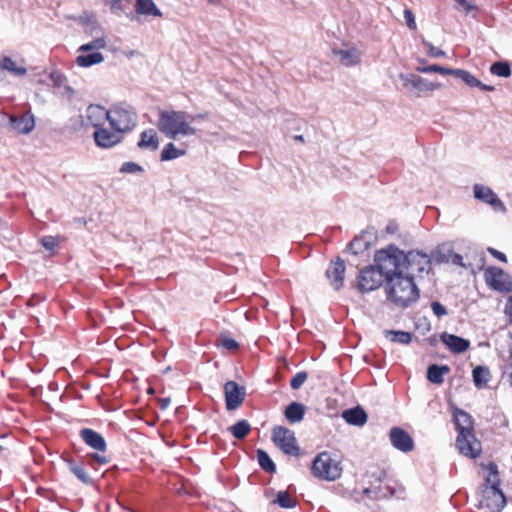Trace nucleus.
<instances>
[{"label":"nucleus","instance_id":"46","mask_svg":"<svg viewBox=\"0 0 512 512\" xmlns=\"http://www.w3.org/2000/svg\"><path fill=\"white\" fill-rule=\"evenodd\" d=\"M143 171V167L135 162H124L119 169V172L123 174L141 173Z\"/></svg>","mask_w":512,"mask_h":512},{"label":"nucleus","instance_id":"44","mask_svg":"<svg viewBox=\"0 0 512 512\" xmlns=\"http://www.w3.org/2000/svg\"><path fill=\"white\" fill-rule=\"evenodd\" d=\"M113 13L125 12L132 0H105Z\"/></svg>","mask_w":512,"mask_h":512},{"label":"nucleus","instance_id":"56","mask_svg":"<svg viewBox=\"0 0 512 512\" xmlns=\"http://www.w3.org/2000/svg\"><path fill=\"white\" fill-rule=\"evenodd\" d=\"M170 402H171V401H170V398H168V397L161 398V399L159 400V406H160V408H161L162 410H165V409H167V408L169 407Z\"/></svg>","mask_w":512,"mask_h":512},{"label":"nucleus","instance_id":"20","mask_svg":"<svg viewBox=\"0 0 512 512\" xmlns=\"http://www.w3.org/2000/svg\"><path fill=\"white\" fill-rule=\"evenodd\" d=\"M440 340L454 354L465 352L470 347V341L460 336L443 332Z\"/></svg>","mask_w":512,"mask_h":512},{"label":"nucleus","instance_id":"1","mask_svg":"<svg viewBox=\"0 0 512 512\" xmlns=\"http://www.w3.org/2000/svg\"><path fill=\"white\" fill-rule=\"evenodd\" d=\"M395 256L390 254L389 247L378 250L374 255V265L365 267L358 275V289L362 293L379 288L392 271H395Z\"/></svg>","mask_w":512,"mask_h":512},{"label":"nucleus","instance_id":"28","mask_svg":"<svg viewBox=\"0 0 512 512\" xmlns=\"http://www.w3.org/2000/svg\"><path fill=\"white\" fill-rule=\"evenodd\" d=\"M304 415L305 406L298 402L290 403L284 411L286 420L291 424L301 422L304 418Z\"/></svg>","mask_w":512,"mask_h":512},{"label":"nucleus","instance_id":"57","mask_svg":"<svg viewBox=\"0 0 512 512\" xmlns=\"http://www.w3.org/2000/svg\"><path fill=\"white\" fill-rule=\"evenodd\" d=\"M51 78L56 84H59L62 80V75L54 72L51 74Z\"/></svg>","mask_w":512,"mask_h":512},{"label":"nucleus","instance_id":"38","mask_svg":"<svg viewBox=\"0 0 512 512\" xmlns=\"http://www.w3.org/2000/svg\"><path fill=\"white\" fill-rule=\"evenodd\" d=\"M228 430L236 439L241 440L249 434L251 426L247 420H240L234 425L230 426Z\"/></svg>","mask_w":512,"mask_h":512},{"label":"nucleus","instance_id":"49","mask_svg":"<svg viewBox=\"0 0 512 512\" xmlns=\"http://www.w3.org/2000/svg\"><path fill=\"white\" fill-rule=\"evenodd\" d=\"M431 309L434 313V315L438 318H441L445 315H447V309L445 306H443L440 302L438 301H433L431 303Z\"/></svg>","mask_w":512,"mask_h":512},{"label":"nucleus","instance_id":"43","mask_svg":"<svg viewBox=\"0 0 512 512\" xmlns=\"http://www.w3.org/2000/svg\"><path fill=\"white\" fill-rule=\"evenodd\" d=\"M417 70L422 73L434 72V73H440L442 75H452L453 71H454V69H452V68H446V67L436 65V64L429 65L426 67H418Z\"/></svg>","mask_w":512,"mask_h":512},{"label":"nucleus","instance_id":"32","mask_svg":"<svg viewBox=\"0 0 512 512\" xmlns=\"http://www.w3.org/2000/svg\"><path fill=\"white\" fill-rule=\"evenodd\" d=\"M0 67L17 76H23L27 73L24 66L18 65L12 58L5 55H0Z\"/></svg>","mask_w":512,"mask_h":512},{"label":"nucleus","instance_id":"8","mask_svg":"<svg viewBox=\"0 0 512 512\" xmlns=\"http://www.w3.org/2000/svg\"><path fill=\"white\" fill-rule=\"evenodd\" d=\"M369 487L364 489V493L371 499L380 500L389 498L394 495V489L388 485L383 484L386 478V473L383 470H377L367 474Z\"/></svg>","mask_w":512,"mask_h":512},{"label":"nucleus","instance_id":"39","mask_svg":"<svg viewBox=\"0 0 512 512\" xmlns=\"http://www.w3.org/2000/svg\"><path fill=\"white\" fill-rule=\"evenodd\" d=\"M257 460L259 463V466L267 473H275L276 472V465L270 458L269 454L262 450H257Z\"/></svg>","mask_w":512,"mask_h":512},{"label":"nucleus","instance_id":"29","mask_svg":"<svg viewBox=\"0 0 512 512\" xmlns=\"http://www.w3.org/2000/svg\"><path fill=\"white\" fill-rule=\"evenodd\" d=\"M450 368L447 365L432 364L427 369V378L433 384H442Z\"/></svg>","mask_w":512,"mask_h":512},{"label":"nucleus","instance_id":"18","mask_svg":"<svg viewBox=\"0 0 512 512\" xmlns=\"http://www.w3.org/2000/svg\"><path fill=\"white\" fill-rule=\"evenodd\" d=\"M85 118L92 127L97 130L105 125L106 121L109 122V109L106 110L100 105H89L86 109Z\"/></svg>","mask_w":512,"mask_h":512},{"label":"nucleus","instance_id":"60","mask_svg":"<svg viewBox=\"0 0 512 512\" xmlns=\"http://www.w3.org/2000/svg\"><path fill=\"white\" fill-rule=\"evenodd\" d=\"M458 3L464 5V4H467V1L466 0H456Z\"/></svg>","mask_w":512,"mask_h":512},{"label":"nucleus","instance_id":"36","mask_svg":"<svg viewBox=\"0 0 512 512\" xmlns=\"http://www.w3.org/2000/svg\"><path fill=\"white\" fill-rule=\"evenodd\" d=\"M473 382L476 387H483L490 380V371L485 366H477L472 371Z\"/></svg>","mask_w":512,"mask_h":512},{"label":"nucleus","instance_id":"23","mask_svg":"<svg viewBox=\"0 0 512 512\" xmlns=\"http://www.w3.org/2000/svg\"><path fill=\"white\" fill-rule=\"evenodd\" d=\"M484 276L486 283L493 289L498 291H503L506 289L502 281L505 276V273L501 268L494 266L488 267L485 271Z\"/></svg>","mask_w":512,"mask_h":512},{"label":"nucleus","instance_id":"13","mask_svg":"<svg viewBox=\"0 0 512 512\" xmlns=\"http://www.w3.org/2000/svg\"><path fill=\"white\" fill-rule=\"evenodd\" d=\"M391 445L403 452L408 453L414 449V440L411 435L401 427H392L389 432Z\"/></svg>","mask_w":512,"mask_h":512},{"label":"nucleus","instance_id":"15","mask_svg":"<svg viewBox=\"0 0 512 512\" xmlns=\"http://www.w3.org/2000/svg\"><path fill=\"white\" fill-rule=\"evenodd\" d=\"M93 138L98 147L105 149L117 145L123 139L122 133L115 130L109 131L104 126L94 131Z\"/></svg>","mask_w":512,"mask_h":512},{"label":"nucleus","instance_id":"51","mask_svg":"<svg viewBox=\"0 0 512 512\" xmlns=\"http://www.w3.org/2000/svg\"><path fill=\"white\" fill-rule=\"evenodd\" d=\"M404 18H405L406 24L409 27V29L415 30L417 25H416L415 16H414L412 10L405 9L404 10Z\"/></svg>","mask_w":512,"mask_h":512},{"label":"nucleus","instance_id":"31","mask_svg":"<svg viewBox=\"0 0 512 512\" xmlns=\"http://www.w3.org/2000/svg\"><path fill=\"white\" fill-rule=\"evenodd\" d=\"M91 53L78 55L76 57V64L80 67H90L95 64L102 63L104 56L98 51H90Z\"/></svg>","mask_w":512,"mask_h":512},{"label":"nucleus","instance_id":"5","mask_svg":"<svg viewBox=\"0 0 512 512\" xmlns=\"http://www.w3.org/2000/svg\"><path fill=\"white\" fill-rule=\"evenodd\" d=\"M138 115L133 106L121 102L109 108V124L113 130L122 134L131 131L137 124Z\"/></svg>","mask_w":512,"mask_h":512},{"label":"nucleus","instance_id":"10","mask_svg":"<svg viewBox=\"0 0 512 512\" xmlns=\"http://www.w3.org/2000/svg\"><path fill=\"white\" fill-rule=\"evenodd\" d=\"M506 506V497L500 488L485 487L480 507L487 508L490 512H501Z\"/></svg>","mask_w":512,"mask_h":512},{"label":"nucleus","instance_id":"24","mask_svg":"<svg viewBox=\"0 0 512 512\" xmlns=\"http://www.w3.org/2000/svg\"><path fill=\"white\" fill-rule=\"evenodd\" d=\"M452 75L462 80L469 87H477L483 91H494L493 86L482 83L479 79H477L473 74H471L467 70L454 69Z\"/></svg>","mask_w":512,"mask_h":512},{"label":"nucleus","instance_id":"4","mask_svg":"<svg viewBox=\"0 0 512 512\" xmlns=\"http://www.w3.org/2000/svg\"><path fill=\"white\" fill-rule=\"evenodd\" d=\"M391 255L395 256V271L397 269L403 270L405 274L415 277L421 276L423 273H428L431 270V258L428 254L411 250L405 253L396 245H388Z\"/></svg>","mask_w":512,"mask_h":512},{"label":"nucleus","instance_id":"59","mask_svg":"<svg viewBox=\"0 0 512 512\" xmlns=\"http://www.w3.org/2000/svg\"><path fill=\"white\" fill-rule=\"evenodd\" d=\"M294 139L300 142H304V137L302 135H296Z\"/></svg>","mask_w":512,"mask_h":512},{"label":"nucleus","instance_id":"47","mask_svg":"<svg viewBox=\"0 0 512 512\" xmlns=\"http://www.w3.org/2000/svg\"><path fill=\"white\" fill-rule=\"evenodd\" d=\"M308 373L306 371H300L296 373L290 380V386L293 390L299 389L307 380Z\"/></svg>","mask_w":512,"mask_h":512},{"label":"nucleus","instance_id":"6","mask_svg":"<svg viewBox=\"0 0 512 512\" xmlns=\"http://www.w3.org/2000/svg\"><path fill=\"white\" fill-rule=\"evenodd\" d=\"M312 474L321 480L334 481L340 478L342 467L340 462L328 452L319 453L313 460Z\"/></svg>","mask_w":512,"mask_h":512},{"label":"nucleus","instance_id":"25","mask_svg":"<svg viewBox=\"0 0 512 512\" xmlns=\"http://www.w3.org/2000/svg\"><path fill=\"white\" fill-rule=\"evenodd\" d=\"M342 417L348 424L354 426H363L367 422V414L359 406L345 410L342 413Z\"/></svg>","mask_w":512,"mask_h":512},{"label":"nucleus","instance_id":"45","mask_svg":"<svg viewBox=\"0 0 512 512\" xmlns=\"http://www.w3.org/2000/svg\"><path fill=\"white\" fill-rule=\"evenodd\" d=\"M438 260L442 262H451L458 266H463V257L460 254L455 253L451 250L448 251V255L439 253Z\"/></svg>","mask_w":512,"mask_h":512},{"label":"nucleus","instance_id":"26","mask_svg":"<svg viewBox=\"0 0 512 512\" xmlns=\"http://www.w3.org/2000/svg\"><path fill=\"white\" fill-rule=\"evenodd\" d=\"M66 463L69 471L83 484L91 485L93 483L92 477L88 474L83 464L77 463L73 459H67Z\"/></svg>","mask_w":512,"mask_h":512},{"label":"nucleus","instance_id":"11","mask_svg":"<svg viewBox=\"0 0 512 512\" xmlns=\"http://www.w3.org/2000/svg\"><path fill=\"white\" fill-rule=\"evenodd\" d=\"M226 409L228 411L239 408L246 396L245 387L235 381L229 380L224 384Z\"/></svg>","mask_w":512,"mask_h":512},{"label":"nucleus","instance_id":"61","mask_svg":"<svg viewBox=\"0 0 512 512\" xmlns=\"http://www.w3.org/2000/svg\"><path fill=\"white\" fill-rule=\"evenodd\" d=\"M208 1H209V3H211V4H215V3L219 2V0H208Z\"/></svg>","mask_w":512,"mask_h":512},{"label":"nucleus","instance_id":"58","mask_svg":"<svg viewBox=\"0 0 512 512\" xmlns=\"http://www.w3.org/2000/svg\"><path fill=\"white\" fill-rule=\"evenodd\" d=\"M395 230H396V225H395V224H389V225L387 226V228H386V231H387L388 233H394V232H395Z\"/></svg>","mask_w":512,"mask_h":512},{"label":"nucleus","instance_id":"2","mask_svg":"<svg viewBox=\"0 0 512 512\" xmlns=\"http://www.w3.org/2000/svg\"><path fill=\"white\" fill-rule=\"evenodd\" d=\"M386 298L398 308H408L420 297L414 277L403 270L392 271L385 284Z\"/></svg>","mask_w":512,"mask_h":512},{"label":"nucleus","instance_id":"50","mask_svg":"<svg viewBox=\"0 0 512 512\" xmlns=\"http://www.w3.org/2000/svg\"><path fill=\"white\" fill-rule=\"evenodd\" d=\"M221 345L223 348L227 350H235L239 347V344L236 340L231 337L225 336L221 339Z\"/></svg>","mask_w":512,"mask_h":512},{"label":"nucleus","instance_id":"52","mask_svg":"<svg viewBox=\"0 0 512 512\" xmlns=\"http://www.w3.org/2000/svg\"><path fill=\"white\" fill-rule=\"evenodd\" d=\"M42 246L47 250H53L57 246V241L52 236H45L41 240Z\"/></svg>","mask_w":512,"mask_h":512},{"label":"nucleus","instance_id":"34","mask_svg":"<svg viewBox=\"0 0 512 512\" xmlns=\"http://www.w3.org/2000/svg\"><path fill=\"white\" fill-rule=\"evenodd\" d=\"M370 248V240L365 239V234L355 236L349 243L348 249L351 253L357 255Z\"/></svg>","mask_w":512,"mask_h":512},{"label":"nucleus","instance_id":"30","mask_svg":"<svg viewBox=\"0 0 512 512\" xmlns=\"http://www.w3.org/2000/svg\"><path fill=\"white\" fill-rule=\"evenodd\" d=\"M453 417H454V422H455V426H456V429L459 431H464V430H472V418L471 416L459 409V408H456L453 412Z\"/></svg>","mask_w":512,"mask_h":512},{"label":"nucleus","instance_id":"22","mask_svg":"<svg viewBox=\"0 0 512 512\" xmlns=\"http://www.w3.org/2000/svg\"><path fill=\"white\" fill-rule=\"evenodd\" d=\"M137 146L141 150L156 151L159 148V137L157 132L150 128L142 131Z\"/></svg>","mask_w":512,"mask_h":512},{"label":"nucleus","instance_id":"3","mask_svg":"<svg viewBox=\"0 0 512 512\" xmlns=\"http://www.w3.org/2000/svg\"><path fill=\"white\" fill-rule=\"evenodd\" d=\"M193 121L196 118L204 119V115L190 116L181 110H160L156 126L167 138L177 139L179 137L194 136L197 129L191 126L188 119Z\"/></svg>","mask_w":512,"mask_h":512},{"label":"nucleus","instance_id":"62","mask_svg":"<svg viewBox=\"0 0 512 512\" xmlns=\"http://www.w3.org/2000/svg\"><path fill=\"white\" fill-rule=\"evenodd\" d=\"M153 392H154V390L152 388L148 389V393H153Z\"/></svg>","mask_w":512,"mask_h":512},{"label":"nucleus","instance_id":"37","mask_svg":"<svg viewBox=\"0 0 512 512\" xmlns=\"http://www.w3.org/2000/svg\"><path fill=\"white\" fill-rule=\"evenodd\" d=\"M486 468L489 473L485 479L484 488L485 487L500 488V477H499V472H498V466L494 462H490L486 466Z\"/></svg>","mask_w":512,"mask_h":512},{"label":"nucleus","instance_id":"21","mask_svg":"<svg viewBox=\"0 0 512 512\" xmlns=\"http://www.w3.org/2000/svg\"><path fill=\"white\" fill-rule=\"evenodd\" d=\"M332 52L339 62L346 67L355 66L360 63V52L354 47L348 49L334 48Z\"/></svg>","mask_w":512,"mask_h":512},{"label":"nucleus","instance_id":"12","mask_svg":"<svg viewBox=\"0 0 512 512\" xmlns=\"http://www.w3.org/2000/svg\"><path fill=\"white\" fill-rule=\"evenodd\" d=\"M474 197L488 205L497 212H506V206L488 186L475 184L473 186Z\"/></svg>","mask_w":512,"mask_h":512},{"label":"nucleus","instance_id":"53","mask_svg":"<svg viewBox=\"0 0 512 512\" xmlns=\"http://www.w3.org/2000/svg\"><path fill=\"white\" fill-rule=\"evenodd\" d=\"M488 252L493 256L495 257L496 259L502 261V262H507V257L506 255L503 253V252H500L494 248H491L489 247L488 248Z\"/></svg>","mask_w":512,"mask_h":512},{"label":"nucleus","instance_id":"54","mask_svg":"<svg viewBox=\"0 0 512 512\" xmlns=\"http://www.w3.org/2000/svg\"><path fill=\"white\" fill-rule=\"evenodd\" d=\"M92 459L100 465H105L109 462V460L106 456H102L99 454H93Z\"/></svg>","mask_w":512,"mask_h":512},{"label":"nucleus","instance_id":"16","mask_svg":"<svg viewBox=\"0 0 512 512\" xmlns=\"http://www.w3.org/2000/svg\"><path fill=\"white\" fill-rule=\"evenodd\" d=\"M345 263L340 257H337L335 261H332L326 270V276L330 281V284L335 290H339L343 286L345 276Z\"/></svg>","mask_w":512,"mask_h":512},{"label":"nucleus","instance_id":"19","mask_svg":"<svg viewBox=\"0 0 512 512\" xmlns=\"http://www.w3.org/2000/svg\"><path fill=\"white\" fill-rule=\"evenodd\" d=\"M80 437L86 445H88L90 448L96 451L105 452L107 449V444L104 437L93 429H81Z\"/></svg>","mask_w":512,"mask_h":512},{"label":"nucleus","instance_id":"48","mask_svg":"<svg viewBox=\"0 0 512 512\" xmlns=\"http://www.w3.org/2000/svg\"><path fill=\"white\" fill-rule=\"evenodd\" d=\"M422 44L427 48V54L430 57L440 58L445 57L446 53L440 48L435 47L431 42L423 39Z\"/></svg>","mask_w":512,"mask_h":512},{"label":"nucleus","instance_id":"55","mask_svg":"<svg viewBox=\"0 0 512 512\" xmlns=\"http://www.w3.org/2000/svg\"><path fill=\"white\" fill-rule=\"evenodd\" d=\"M505 313L509 316L510 322L512 323V296L509 297L506 304Z\"/></svg>","mask_w":512,"mask_h":512},{"label":"nucleus","instance_id":"40","mask_svg":"<svg viewBox=\"0 0 512 512\" xmlns=\"http://www.w3.org/2000/svg\"><path fill=\"white\" fill-rule=\"evenodd\" d=\"M490 73L503 78H508L511 75V67L508 62L498 61L493 63L489 69Z\"/></svg>","mask_w":512,"mask_h":512},{"label":"nucleus","instance_id":"14","mask_svg":"<svg viewBox=\"0 0 512 512\" xmlns=\"http://www.w3.org/2000/svg\"><path fill=\"white\" fill-rule=\"evenodd\" d=\"M10 127L19 134H29L35 127V117L31 111L8 115Z\"/></svg>","mask_w":512,"mask_h":512},{"label":"nucleus","instance_id":"17","mask_svg":"<svg viewBox=\"0 0 512 512\" xmlns=\"http://www.w3.org/2000/svg\"><path fill=\"white\" fill-rule=\"evenodd\" d=\"M400 79L404 87L413 88L418 92L433 91L440 86L437 83L429 82L427 79L415 74H401Z\"/></svg>","mask_w":512,"mask_h":512},{"label":"nucleus","instance_id":"35","mask_svg":"<svg viewBox=\"0 0 512 512\" xmlns=\"http://www.w3.org/2000/svg\"><path fill=\"white\" fill-rule=\"evenodd\" d=\"M185 154H186L185 150L178 149V148H176L174 143L169 142L164 146V148L161 152V155H160V160L161 161H171V160H174L181 156H184Z\"/></svg>","mask_w":512,"mask_h":512},{"label":"nucleus","instance_id":"33","mask_svg":"<svg viewBox=\"0 0 512 512\" xmlns=\"http://www.w3.org/2000/svg\"><path fill=\"white\" fill-rule=\"evenodd\" d=\"M384 335L390 339L391 342L408 345L412 341V333L402 330H385Z\"/></svg>","mask_w":512,"mask_h":512},{"label":"nucleus","instance_id":"9","mask_svg":"<svg viewBox=\"0 0 512 512\" xmlns=\"http://www.w3.org/2000/svg\"><path fill=\"white\" fill-rule=\"evenodd\" d=\"M456 447L461 454L470 458L480 455V443L475 438L472 430L459 431L456 439Z\"/></svg>","mask_w":512,"mask_h":512},{"label":"nucleus","instance_id":"41","mask_svg":"<svg viewBox=\"0 0 512 512\" xmlns=\"http://www.w3.org/2000/svg\"><path fill=\"white\" fill-rule=\"evenodd\" d=\"M107 45L106 39L104 37H97L90 41L89 43L83 44L79 47V52H90L97 51L99 49L105 48Z\"/></svg>","mask_w":512,"mask_h":512},{"label":"nucleus","instance_id":"27","mask_svg":"<svg viewBox=\"0 0 512 512\" xmlns=\"http://www.w3.org/2000/svg\"><path fill=\"white\" fill-rule=\"evenodd\" d=\"M135 12L138 15L162 17V12L153 0H136Z\"/></svg>","mask_w":512,"mask_h":512},{"label":"nucleus","instance_id":"63","mask_svg":"<svg viewBox=\"0 0 512 512\" xmlns=\"http://www.w3.org/2000/svg\"><path fill=\"white\" fill-rule=\"evenodd\" d=\"M511 356H512V353H511Z\"/></svg>","mask_w":512,"mask_h":512},{"label":"nucleus","instance_id":"42","mask_svg":"<svg viewBox=\"0 0 512 512\" xmlns=\"http://www.w3.org/2000/svg\"><path fill=\"white\" fill-rule=\"evenodd\" d=\"M275 502L281 507V508H294L296 506V501L291 498L289 493L287 491H279L277 494V498Z\"/></svg>","mask_w":512,"mask_h":512},{"label":"nucleus","instance_id":"7","mask_svg":"<svg viewBox=\"0 0 512 512\" xmlns=\"http://www.w3.org/2000/svg\"><path fill=\"white\" fill-rule=\"evenodd\" d=\"M274 444L286 455L299 456L301 449L297 443L295 433L284 426H275L272 429Z\"/></svg>","mask_w":512,"mask_h":512}]
</instances>
